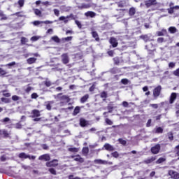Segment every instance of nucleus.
<instances>
[{"label":"nucleus","mask_w":179,"mask_h":179,"mask_svg":"<svg viewBox=\"0 0 179 179\" xmlns=\"http://www.w3.org/2000/svg\"><path fill=\"white\" fill-rule=\"evenodd\" d=\"M109 43L110 44V48H115L118 47V41L115 37L110 38Z\"/></svg>","instance_id":"obj_1"},{"label":"nucleus","mask_w":179,"mask_h":179,"mask_svg":"<svg viewBox=\"0 0 179 179\" xmlns=\"http://www.w3.org/2000/svg\"><path fill=\"white\" fill-rule=\"evenodd\" d=\"M162 85H158L153 90V96L155 99H157L159 96H160V93H162Z\"/></svg>","instance_id":"obj_2"},{"label":"nucleus","mask_w":179,"mask_h":179,"mask_svg":"<svg viewBox=\"0 0 179 179\" xmlns=\"http://www.w3.org/2000/svg\"><path fill=\"white\" fill-rule=\"evenodd\" d=\"M61 95H62V93L57 94V97H59L60 101H63L64 103H69L71 101V99L68 95H62V96H59Z\"/></svg>","instance_id":"obj_3"},{"label":"nucleus","mask_w":179,"mask_h":179,"mask_svg":"<svg viewBox=\"0 0 179 179\" xmlns=\"http://www.w3.org/2000/svg\"><path fill=\"white\" fill-rule=\"evenodd\" d=\"M161 148L160 144H157L151 148V152L152 155H157L160 152Z\"/></svg>","instance_id":"obj_4"},{"label":"nucleus","mask_w":179,"mask_h":179,"mask_svg":"<svg viewBox=\"0 0 179 179\" xmlns=\"http://www.w3.org/2000/svg\"><path fill=\"white\" fill-rule=\"evenodd\" d=\"M146 8H150V6H155L157 5V0H147L145 1Z\"/></svg>","instance_id":"obj_5"},{"label":"nucleus","mask_w":179,"mask_h":179,"mask_svg":"<svg viewBox=\"0 0 179 179\" xmlns=\"http://www.w3.org/2000/svg\"><path fill=\"white\" fill-rule=\"evenodd\" d=\"M62 62L63 64L66 65V64H69V56L68 55V53H64L62 55Z\"/></svg>","instance_id":"obj_6"},{"label":"nucleus","mask_w":179,"mask_h":179,"mask_svg":"<svg viewBox=\"0 0 179 179\" xmlns=\"http://www.w3.org/2000/svg\"><path fill=\"white\" fill-rule=\"evenodd\" d=\"M47 167H57L58 166V159H53L46 163Z\"/></svg>","instance_id":"obj_7"},{"label":"nucleus","mask_w":179,"mask_h":179,"mask_svg":"<svg viewBox=\"0 0 179 179\" xmlns=\"http://www.w3.org/2000/svg\"><path fill=\"white\" fill-rule=\"evenodd\" d=\"M88 125H90L89 121L86 120V119L83 117H81L80 119V126L82 127V128H85V127H88Z\"/></svg>","instance_id":"obj_8"},{"label":"nucleus","mask_w":179,"mask_h":179,"mask_svg":"<svg viewBox=\"0 0 179 179\" xmlns=\"http://www.w3.org/2000/svg\"><path fill=\"white\" fill-rule=\"evenodd\" d=\"M90 4H86L85 3L78 4L77 6L78 9H80V10H82L83 9H89V8H90Z\"/></svg>","instance_id":"obj_9"},{"label":"nucleus","mask_w":179,"mask_h":179,"mask_svg":"<svg viewBox=\"0 0 179 179\" xmlns=\"http://www.w3.org/2000/svg\"><path fill=\"white\" fill-rule=\"evenodd\" d=\"M38 159L45 160V162H50V160H51V157H50V155L45 154V155H41Z\"/></svg>","instance_id":"obj_10"},{"label":"nucleus","mask_w":179,"mask_h":179,"mask_svg":"<svg viewBox=\"0 0 179 179\" xmlns=\"http://www.w3.org/2000/svg\"><path fill=\"white\" fill-rule=\"evenodd\" d=\"M71 159H74L75 162H78L79 163H83L85 162V159H83L79 155L71 156Z\"/></svg>","instance_id":"obj_11"},{"label":"nucleus","mask_w":179,"mask_h":179,"mask_svg":"<svg viewBox=\"0 0 179 179\" xmlns=\"http://www.w3.org/2000/svg\"><path fill=\"white\" fill-rule=\"evenodd\" d=\"M150 37H151L150 34H145V35L140 36V38L141 40H143L145 43H148V41H151Z\"/></svg>","instance_id":"obj_12"},{"label":"nucleus","mask_w":179,"mask_h":179,"mask_svg":"<svg viewBox=\"0 0 179 179\" xmlns=\"http://www.w3.org/2000/svg\"><path fill=\"white\" fill-rule=\"evenodd\" d=\"M169 176H171V178L173 179H178L179 178V173L174 171H169Z\"/></svg>","instance_id":"obj_13"},{"label":"nucleus","mask_w":179,"mask_h":179,"mask_svg":"<svg viewBox=\"0 0 179 179\" xmlns=\"http://www.w3.org/2000/svg\"><path fill=\"white\" fill-rule=\"evenodd\" d=\"M103 148H105L106 150H108V152H113V150H115V148L108 143H106L103 145Z\"/></svg>","instance_id":"obj_14"},{"label":"nucleus","mask_w":179,"mask_h":179,"mask_svg":"<svg viewBox=\"0 0 179 179\" xmlns=\"http://www.w3.org/2000/svg\"><path fill=\"white\" fill-rule=\"evenodd\" d=\"M0 135H3V138H9L10 134L8 132V130H0Z\"/></svg>","instance_id":"obj_15"},{"label":"nucleus","mask_w":179,"mask_h":179,"mask_svg":"<svg viewBox=\"0 0 179 179\" xmlns=\"http://www.w3.org/2000/svg\"><path fill=\"white\" fill-rule=\"evenodd\" d=\"M176 99H177V94L176 92H173L170 96V100H169L170 104H173Z\"/></svg>","instance_id":"obj_16"},{"label":"nucleus","mask_w":179,"mask_h":179,"mask_svg":"<svg viewBox=\"0 0 179 179\" xmlns=\"http://www.w3.org/2000/svg\"><path fill=\"white\" fill-rule=\"evenodd\" d=\"M85 16L87 17H96V13L93 11H87L85 13Z\"/></svg>","instance_id":"obj_17"},{"label":"nucleus","mask_w":179,"mask_h":179,"mask_svg":"<svg viewBox=\"0 0 179 179\" xmlns=\"http://www.w3.org/2000/svg\"><path fill=\"white\" fill-rule=\"evenodd\" d=\"M66 19H71V15H67L66 17L61 16L59 17V20L60 21L64 20V23H67L69 22V20Z\"/></svg>","instance_id":"obj_18"},{"label":"nucleus","mask_w":179,"mask_h":179,"mask_svg":"<svg viewBox=\"0 0 179 179\" xmlns=\"http://www.w3.org/2000/svg\"><path fill=\"white\" fill-rule=\"evenodd\" d=\"M94 162L95 164H108L107 161L102 159H95Z\"/></svg>","instance_id":"obj_19"},{"label":"nucleus","mask_w":179,"mask_h":179,"mask_svg":"<svg viewBox=\"0 0 179 179\" xmlns=\"http://www.w3.org/2000/svg\"><path fill=\"white\" fill-rule=\"evenodd\" d=\"M32 117L34 118L36 117H40V115H41V114H40V110H32Z\"/></svg>","instance_id":"obj_20"},{"label":"nucleus","mask_w":179,"mask_h":179,"mask_svg":"<svg viewBox=\"0 0 179 179\" xmlns=\"http://www.w3.org/2000/svg\"><path fill=\"white\" fill-rule=\"evenodd\" d=\"M89 99V94H87L85 95H84L83 97H81L80 101V103H86L87 101V100Z\"/></svg>","instance_id":"obj_21"},{"label":"nucleus","mask_w":179,"mask_h":179,"mask_svg":"<svg viewBox=\"0 0 179 179\" xmlns=\"http://www.w3.org/2000/svg\"><path fill=\"white\" fill-rule=\"evenodd\" d=\"M18 157H20V159H30V155H27L24 152L20 153Z\"/></svg>","instance_id":"obj_22"},{"label":"nucleus","mask_w":179,"mask_h":179,"mask_svg":"<svg viewBox=\"0 0 179 179\" xmlns=\"http://www.w3.org/2000/svg\"><path fill=\"white\" fill-rule=\"evenodd\" d=\"M36 61H37V58L30 57V58L27 59V62L29 65H31V64H34L36 62Z\"/></svg>","instance_id":"obj_23"},{"label":"nucleus","mask_w":179,"mask_h":179,"mask_svg":"<svg viewBox=\"0 0 179 179\" xmlns=\"http://www.w3.org/2000/svg\"><path fill=\"white\" fill-rule=\"evenodd\" d=\"M120 82L122 85H131V80H128V78H123Z\"/></svg>","instance_id":"obj_24"},{"label":"nucleus","mask_w":179,"mask_h":179,"mask_svg":"<svg viewBox=\"0 0 179 179\" xmlns=\"http://www.w3.org/2000/svg\"><path fill=\"white\" fill-rule=\"evenodd\" d=\"M110 73H113V75H115V73H120V69L117 67H113L110 70Z\"/></svg>","instance_id":"obj_25"},{"label":"nucleus","mask_w":179,"mask_h":179,"mask_svg":"<svg viewBox=\"0 0 179 179\" xmlns=\"http://www.w3.org/2000/svg\"><path fill=\"white\" fill-rule=\"evenodd\" d=\"M15 65H16V62H13L11 63H8V64L4 65V66H6V68H8V69H12V68H13V66H15Z\"/></svg>","instance_id":"obj_26"},{"label":"nucleus","mask_w":179,"mask_h":179,"mask_svg":"<svg viewBox=\"0 0 179 179\" xmlns=\"http://www.w3.org/2000/svg\"><path fill=\"white\" fill-rule=\"evenodd\" d=\"M167 136L170 142H172V141H174V134L171 131L167 133Z\"/></svg>","instance_id":"obj_27"},{"label":"nucleus","mask_w":179,"mask_h":179,"mask_svg":"<svg viewBox=\"0 0 179 179\" xmlns=\"http://www.w3.org/2000/svg\"><path fill=\"white\" fill-rule=\"evenodd\" d=\"M100 97H101V99H103V101H106V99H107V97H108L107 92L103 91V92L100 94Z\"/></svg>","instance_id":"obj_28"},{"label":"nucleus","mask_w":179,"mask_h":179,"mask_svg":"<svg viewBox=\"0 0 179 179\" xmlns=\"http://www.w3.org/2000/svg\"><path fill=\"white\" fill-rule=\"evenodd\" d=\"M80 113V107L76 106L73 110V115H78Z\"/></svg>","instance_id":"obj_29"},{"label":"nucleus","mask_w":179,"mask_h":179,"mask_svg":"<svg viewBox=\"0 0 179 179\" xmlns=\"http://www.w3.org/2000/svg\"><path fill=\"white\" fill-rule=\"evenodd\" d=\"M129 13L130 16H134L135 13H136V10L135 9V8L131 7L129 9Z\"/></svg>","instance_id":"obj_30"},{"label":"nucleus","mask_w":179,"mask_h":179,"mask_svg":"<svg viewBox=\"0 0 179 179\" xmlns=\"http://www.w3.org/2000/svg\"><path fill=\"white\" fill-rule=\"evenodd\" d=\"M92 37L95 38L96 41H100V38H99V34H97L96 31H92Z\"/></svg>","instance_id":"obj_31"},{"label":"nucleus","mask_w":179,"mask_h":179,"mask_svg":"<svg viewBox=\"0 0 179 179\" xmlns=\"http://www.w3.org/2000/svg\"><path fill=\"white\" fill-rule=\"evenodd\" d=\"M169 31L171 34H174V33H177V28H176L175 27H170L169 28Z\"/></svg>","instance_id":"obj_32"},{"label":"nucleus","mask_w":179,"mask_h":179,"mask_svg":"<svg viewBox=\"0 0 179 179\" xmlns=\"http://www.w3.org/2000/svg\"><path fill=\"white\" fill-rule=\"evenodd\" d=\"M167 31L166 29H162V31H157V34L158 36H164V34H166Z\"/></svg>","instance_id":"obj_33"},{"label":"nucleus","mask_w":179,"mask_h":179,"mask_svg":"<svg viewBox=\"0 0 179 179\" xmlns=\"http://www.w3.org/2000/svg\"><path fill=\"white\" fill-rule=\"evenodd\" d=\"M51 40H52V41H55V43H61V40L59 39V38L57 36H54L51 38Z\"/></svg>","instance_id":"obj_34"},{"label":"nucleus","mask_w":179,"mask_h":179,"mask_svg":"<svg viewBox=\"0 0 179 179\" xmlns=\"http://www.w3.org/2000/svg\"><path fill=\"white\" fill-rule=\"evenodd\" d=\"M12 16H17V17H23V11L17 12L14 14H12Z\"/></svg>","instance_id":"obj_35"},{"label":"nucleus","mask_w":179,"mask_h":179,"mask_svg":"<svg viewBox=\"0 0 179 179\" xmlns=\"http://www.w3.org/2000/svg\"><path fill=\"white\" fill-rule=\"evenodd\" d=\"M34 12L36 16H39V17H41V10L39 9L35 8L34 9Z\"/></svg>","instance_id":"obj_36"},{"label":"nucleus","mask_w":179,"mask_h":179,"mask_svg":"<svg viewBox=\"0 0 179 179\" xmlns=\"http://www.w3.org/2000/svg\"><path fill=\"white\" fill-rule=\"evenodd\" d=\"M155 160H156V157H152L151 158L147 159L145 161V163H147V164H149L155 162Z\"/></svg>","instance_id":"obj_37"},{"label":"nucleus","mask_w":179,"mask_h":179,"mask_svg":"<svg viewBox=\"0 0 179 179\" xmlns=\"http://www.w3.org/2000/svg\"><path fill=\"white\" fill-rule=\"evenodd\" d=\"M164 162H166L165 158L160 157V158H159V159L156 161V164H160L163 163Z\"/></svg>","instance_id":"obj_38"},{"label":"nucleus","mask_w":179,"mask_h":179,"mask_svg":"<svg viewBox=\"0 0 179 179\" xmlns=\"http://www.w3.org/2000/svg\"><path fill=\"white\" fill-rule=\"evenodd\" d=\"M29 40L27 38L24 37H22L21 38V44H22V45H24V44H26V43H28Z\"/></svg>","instance_id":"obj_39"},{"label":"nucleus","mask_w":179,"mask_h":179,"mask_svg":"<svg viewBox=\"0 0 179 179\" xmlns=\"http://www.w3.org/2000/svg\"><path fill=\"white\" fill-rule=\"evenodd\" d=\"M155 134H163V128L157 127L155 131Z\"/></svg>","instance_id":"obj_40"},{"label":"nucleus","mask_w":179,"mask_h":179,"mask_svg":"<svg viewBox=\"0 0 179 179\" xmlns=\"http://www.w3.org/2000/svg\"><path fill=\"white\" fill-rule=\"evenodd\" d=\"M118 142L120 143H121V145H123L124 146H125V145H127V141L122 139V138H119L118 139Z\"/></svg>","instance_id":"obj_41"},{"label":"nucleus","mask_w":179,"mask_h":179,"mask_svg":"<svg viewBox=\"0 0 179 179\" xmlns=\"http://www.w3.org/2000/svg\"><path fill=\"white\" fill-rule=\"evenodd\" d=\"M69 152H73V153H76L78 152V148H69L68 149Z\"/></svg>","instance_id":"obj_42"},{"label":"nucleus","mask_w":179,"mask_h":179,"mask_svg":"<svg viewBox=\"0 0 179 179\" xmlns=\"http://www.w3.org/2000/svg\"><path fill=\"white\" fill-rule=\"evenodd\" d=\"M8 73V72H6V71L3 70V69L0 68V75L1 76H4V75H6Z\"/></svg>","instance_id":"obj_43"},{"label":"nucleus","mask_w":179,"mask_h":179,"mask_svg":"<svg viewBox=\"0 0 179 179\" xmlns=\"http://www.w3.org/2000/svg\"><path fill=\"white\" fill-rule=\"evenodd\" d=\"M44 85L46 87H50L52 85V83H51V81L50 80H46L44 82Z\"/></svg>","instance_id":"obj_44"},{"label":"nucleus","mask_w":179,"mask_h":179,"mask_svg":"<svg viewBox=\"0 0 179 179\" xmlns=\"http://www.w3.org/2000/svg\"><path fill=\"white\" fill-rule=\"evenodd\" d=\"M49 171L51 174H53V176H57V171H55L54 168L49 169Z\"/></svg>","instance_id":"obj_45"},{"label":"nucleus","mask_w":179,"mask_h":179,"mask_svg":"<svg viewBox=\"0 0 179 179\" xmlns=\"http://www.w3.org/2000/svg\"><path fill=\"white\" fill-rule=\"evenodd\" d=\"M18 5L20 6V8H23L24 6V0H19Z\"/></svg>","instance_id":"obj_46"},{"label":"nucleus","mask_w":179,"mask_h":179,"mask_svg":"<svg viewBox=\"0 0 179 179\" xmlns=\"http://www.w3.org/2000/svg\"><path fill=\"white\" fill-rule=\"evenodd\" d=\"M32 23L34 26H38L43 24V21H34Z\"/></svg>","instance_id":"obj_47"},{"label":"nucleus","mask_w":179,"mask_h":179,"mask_svg":"<svg viewBox=\"0 0 179 179\" xmlns=\"http://www.w3.org/2000/svg\"><path fill=\"white\" fill-rule=\"evenodd\" d=\"M12 100H13V101H17V100H20V97L17 95H14L12 96Z\"/></svg>","instance_id":"obj_48"},{"label":"nucleus","mask_w":179,"mask_h":179,"mask_svg":"<svg viewBox=\"0 0 179 179\" xmlns=\"http://www.w3.org/2000/svg\"><path fill=\"white\" fill-rule=\"evenodd\" d=\"M40 39V36H34L31 38V41H37Z\"/></svg>","instance_id":"obj_49"},{"label":"nucleus","mask_w":179,"mask_h":179,"mask_svg":"<svg viewBox=\"0 0 179 179\" xmlns=\"http://www.w3.org/2000/svg\"><path fill=\"white\" fill-rule=\"evenodd\" d=\"M113 61H114V64L115 65H119L120 64V59H118V57H115L113 59Z\"/></svg>","instance_id":"obj_50"},{"label":"nucleus","mask_w":179,"mask_h":179,"mask_svg":"<svg viewBox=\"0 0 179 179\" xmlns=\"http://www.w3.org/2000/svg\"><path fill=\"white\" fill-rule=\"evenodd\" d=\"M111 155L113 157H115V159H117V157H119V156H120V154H118V152H117V151L112 152Z\"/></svg>","instance_id":"obj_51"},{"label":"nucleus","mask_w":179,"mask_h":179,"mask_svg":"<svg viewBox=\"0 0 179 179\" xmlns=\"http://www.w3.org/2000/svg\"><path fill=\"white\" fill-rule=\"evenodd\" d=\"M150 107H152V108L157 110V108H159V105H157V103H152L150 105Z\"/></svg>","instance_id":"obj_52"},{"label":"nucleus","mask_w":179,"mask_h":179,"mask_svg":"<svg viewBox=\"0 0 179 179\" xmlns=\"http://www.w3.org/2000/svg\"><path fill=\"white\" fill-rule=\"evenodd\" d=\"M76 24H77L78 29H82V24L78 20L75 21Z\"/></svg>","instance_id":"obj_53"},{"label":"nucleus","mask_w":179,"mask_h":179,"mask_svg":"<svg viewBox=\"0 0 179 179\" xmlns=\"http://www.w3.org/2000/svg\"><path fill=\"white\" fill-rule=\"evenodd\" d=\"M175 152H176V156H179V145L176 146L175 148Z\"/></svg>","instance_id":"obj_54"},{"label":"nucleus","mask_w":179,"mask_h":179,"mask_svg":"<svg viewBox=\"0 0 179 179\" xmlns=\"http://www.w3.org/2000/svg\"><path fill=\"white\" fill-rule=\"evenodd\" d=\"M106 122L108 125H113V121L108 118L106 119Z\"/></svg>","instance_id":"obj_55"},{"label":"nucleus","mask_w":179,"mask_h":179,"mask_svg":"<svg viewBox=\"0 0 179 179\" xmlns=\"http://www.w3.org/2000/svg\"><path fill=\"white\" fill-rule=\"evenodd\" d=\"M53 12H54L55 16H59V10L55 8L53 10Z\"/></svg>","instance_id":"obj_56"},{"label":"nucleus","mask_w":179,"mask_h":179,"mask_svg":"<svg viewBox=\"0 0 179 179\" xmlns=\"http://www.w3.org/2000/svg\"><path fill=\"white\" fill-rule=\"evenodd\" d=\"M108 55H109V57H114V50L108 51Z\"/></svg>","instance_id":"obj_57"},{"label":"nucleus","mask_w":179,"mask_h":179,"mask_svg":"<svg viewBox=\"0 0 179 179\" xmlns=\"http://www.w3.org/2000/svg\"><path fill=\"white\" fill-rule=\"evenodd\" d=\"M1 19L0 20H8V17H6V15L5 14H3V15L1 16Z\"/></svg>","instance_id":"obj_58"},{"label":"nucleus","mask_w":179,"mask_h":179,"mask_svg":"<svg viewBox=\"0 0 179 179\" xmlns=\"http://www.w3.org/2000/svg\"><path fill=\"white\" fill-rule=\"evenodd\" d=\"M1 101H3V103H9L10 102L9 99H7V98H1Z\"/></svg>","instance_id":"obj_59"},{"label":"nucleus","mask_w":179,"mask_h":179,"mask_svg":"<svg viewBox=\"0 0 179 179\" xmlns=\"http://www.w3.org/2000/svg\"><path fill=\"white\" fill-rule=\"evenodd\" d=\"M107 108H108V113H113V109L114 108L112 106H108V107H107Z\"/></svg>","instance_id":"obj_60"},{"label":"nucleus","mask_w":179,"mask_h":179,"mask_svg":"<svg viewBox=\"0 0 179 179\" xmlns=\"http://www.w3.org/2000/svg\"><path fill=\"white\" fill-rule=\"evenodd\" d=\"M173 75L179 77V68L173 71Z\"/></svg>","instance_id":"obj_61"},{"label":"nucleus","mask_w":179,"mask_h":179,"mask_svg":"<svg viewBox=\"0 0 179 179\" xmlns=\"http://www.w3.org/2000/svg\"><path fill=\"white\" fill-rule=\"evenodd\" d=\"M63 40H64L65 41H71L72 36H68V37L64 38Z\"/></svg>","instance_id":"obj_62"},{"label":"nucleus","mask_w":179,"mask_h":179,"mask_svg":"<svg viewBox=\"0 0 179 179\" xmlns=\"http://www.w3.org/2000/svg\"><path fill=\"white\" fill-rule=\"evenodd\" d=\"M169 66L170 68H174V66H176V63H174V62H170V63L169 64Z\"/></svg>","instance_id":"obj_63"},{"label":"nucleus","mask_w":179,"mask_h":179,"mask_svg":"<svg viewBox=\"0 0 179 179\" xmlns=\"http://www.w3.org/2000/svg\"><path fill=\"white\" fill-rule=\"evenodd\" d=\"M69 179H80L79 177L73 178V175L69 176Z\"/></svg>","instance_id":"obj_64"}]
</instances>
